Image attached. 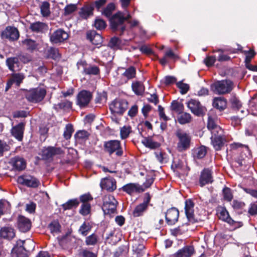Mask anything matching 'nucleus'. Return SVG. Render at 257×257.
Wrapping results in <instances>:
<instances>
[{"label":"nucleus","mask_w":257,"mask_h":257,"mask_svg":"<svg viewBox=\"0 0 257 257\" xmlns=\"http://www.w3.org/2000/svg\"><path fill=\"white\" fill-rule=\"evenodd\" d=\"M144 139L142 141V143L148 148L151 150H155L159 148L161 146V144L153 141L152 137H143Z\"/></svg>","instance_id":"2f4dec72"},{"label":"nucleus","mask_w":257,"mask_h":257,"mask_svg":"<svg viewBox=\"0 0 257 257\" xmlns=\"http://www.w3.org/2000/svg\"><path fill=\"white\" fill-rule=\"evenodd\" d=\"M217 214L220 220L227 223L230 225L236 226L237 224L239 223V222L234 221L231 218L225 207H218L217 209Z\"/></svg>","instance_id":"f3484780"},{"label":"nucleus","mask_w":257,"mask_h":257,"mask_svg":"<svg viewBox=\"0 0 257 257\" xmlns=\"http://www.w3.org/2000/svg\"><path fill=\"white\" fill-rule=\"evenodd\" d=\"M103 147L104 151L109 155L114 153L118 157L123 155V150L119 141L114 140L104 142Z\"/></svg>","instance_id":"423d86ee"},{"label":"nucleus","mask_w":257,"mask_h":257,"mask_svg":"<svg viewBox=\"0 0 257 257\" xmlns=\"http://www.w3.org/2000/svg\"><path fill=\"white\" fill-rule=\"evenodd\" d=\"M211 90L215 94L223 95L229 93L234 88L233 82L230 79L216 81L211 85Z\"/></svg>","instance_id":"f03ea898"},{"label":"nucleus","mask_w":257,"mask_h":257,"mask_svg":"<svg viewBox=\"0 0 257 257\" xmlns=\"http://www.w3.org/2000/svg\"><path fill=\"white\" fill-rule=\"evenodd\" d=\"M109 222L107 220L102 221L99 224H97V230L98 233L101 235L102 237H104V233L108 226ZM114 230H111L108 234H106L105 239L109 243L114 244L117 242L116 239H114Z\"/></svg>","instance_id":"1a4fd4ad"},{"label":"nucleus","mask_w":257,"mask_h":257,"mask_svg":"<svg viewBox=\"0 0 257 257\" xmlns=\"http://www.w3.org/2000/svg\"><path fill=\"white\" fill-rule=\"evenodd\" d=\"M131 132V127L130 126H123L120 131V138L121 139H125L129 136Z\"/></svg>","instance_id":"0e129e2a"},{"label":"nucleus","mask_w":257,"mask_h":257,"mask_svg":"<svg viewBox=\"0 0 257 257\" xmlns=\"http://www.w3.org/2000/svg\"><path fill=\"white\" fill-rule=\"evenodd\" d=\"M211 142L213 148L216 151L221 150L226 142L225 136L217 138H211Z\"/></svg>","instance_id":"7c9ffc66"},{"label":"nucleus","mask_w":257,"mask_h":257,"mask_svg":"<svg viewBox=\"0 0 257 257\" xmlns=\"http://www.w3.org/2000/svg\"><path fill=\"white\" fill-rule=\"evenodd\" d=\"M214 181L213 172L209 168H204L201 172L199 178V184L203 187L207 184H212Z\"/></svg>","instance_id":"4468645a"},{"label":"nucleus","mask_w":257,"mask_h":257,"mask_svg":"<svg viewBox=\"0 0 257 257\" xmlns=\"http://www.w3.org/2000/svg\"><path fill=\"white\" fill-rule=\"evenodd\" d=\"M50 5L48 2H43L40 6L41 13L43 17H48L50 15Z\"/></svg>","instance_id":"de8ad7c7"},{"label":"nucleus","mask_w":257,"mask_h":257,"mask_svg":"<svg viewBox=\"0 0 257 257\" xmlns=\"http://www.w3.org/2000/svg\"><path fill=\"white\" fill-rule=\"evenodd\" d=\"M48 55L49 57L54 60L60 57L58 49L54 47H51L48 50Z\"/></svg>","instance_id":"13d9d810"},{"label":"nucleus","mask_w":257,"mask_h":257,"mask_svg":"<svg viewBox=\"0 0 257 257\" xmlns=\"http://www.w3.org/2000/svg\"><path fill=\"white\" fill-rule=\"evenodd\" d=\"M108 46L113 49H120L122 46V41L119 38L113 37L110 39Z\"/></svg>","instance_id":"79ce46f5"},{"label":"nucleus","mask_w":257,"mask_h":257,"mask_svg":"<svg viewBox=\"0 0 257 257\" xmlns=\"http://www.w3.org/2000/svg\"><path fill=\"white\" fill-rule=\"evenodd\" d=\"M175 135L177 139L176 149L180 153L188 150L192 144L191 136L186 131L179 128L177 129Z\"/></svg>","instance_id":"f257e3e1"},{"label":"nucleus","mask_w":257,"mask_h":257,"mask_svg":"<svg viewBox=\"0 0 257 257\" xmlns=\"http://www.w3.org/2000/svg\"><path fill=\"white\" fill-rule=\"evenodd\" d=\"M227 99L223 97H217L213 99V106L220 111H223L227 107Z\"/></svg>","instance_id":"c85d7f7f"},{"label":"nucleus","mask_w":257,"mask_h":257,"mask_svg":"<svg viewBox=\"0 0 257 257\" xmlns=\"http://www.w3.org/2000/svg\"><path fill=\"white\" fill-rule=\"evenodd\" d=\"M10 149V145L6 142L0 140V157L3 156L4 153L9 151Z\"/></svg>","instance_id":"e2e57ef3"},{"label":"nucleus","mask_w":257,"mask_h":257,"mask_svg":"<svg viewBox=\"0 0 257 257\" xmlns=\"http://www.w3.org/2000/svg\"><path fill=\"white\" fill-rule=\"evenodd\" d=\"M243 54L245 55L244 60L245 64L250 63L251 59L254 58L256 55V53L253 49H250L249 50L246 51H243Z\"/></svg>","instance_id":"864d4df0"},{"label":"nucleus","mask_w":257,"mask_h":257,"mask_svg":"<svg viewBox=\"0 0 257 257\" xmlns=\"http://www.w3.org/2000/svg\"><path fill=\"white\" fill-rule=\"evenodd\" d=\"M93 8L91 6H85L82 7L79 14L81 18L86 19L93 15Z\"/></svg>","instance_id":"ea45409f"},{"label":"nucleus","mask_w":257,"mask_h":257,"mask_svg":"<svg viewBox=\"0 0 257 257\" xmlns=\"http://www.w3.org/2000/svg\"><path fill=\"white\" fill-rule=\"evenodd\" d=\"M6 65L8 67L10 70L14 72L15 65H18L19 62V58L17 57H13L8 58L6 61Z\"/></svg>","instance_id":"a18cd8bd"},{"label":"nucleus","mask_w":257,"mask_h":257,"mask_svg":"<svg viewBox=\"0 0 257 257\" xmlns=\"http://www.w3.org/2000/svg\"><path fill=\"white\" fill-rule=\"evenodd\" d=\"M194 203L191 199H186L185 201V213L188 221L192 224L199 222L200 219L196 218L194 214Z\"/></svg>","instance_id":"9b49d317"},{"label":"nucleus","mask_w":257,"mask_h":257,"mask_svg":"<svg viewBox=\"0 0 257 257\" xmlns=\"http://www.w3.org/2000/svg\"><path fill=\"white\" fill-rule=\"evenodd\" d=\"M2 38L9 39L11 41L17 40L19 38V32L17 28L14 27L8 26L1 34Z\"/></svg>","instance_id":"4be33fe9"},{"label":"nucleus","mask_w":257,"mask_h":257,"mask_svg":"<svg viewBox=\"0 0 257 257\" xmlns=\"http://www.w3.org/2000/svg\"><path fill=\"white\" fill-rule=\"evenodd\" d=\"M10 164L13 169L17 171H22L26 167V163L25 160L19 156H16L11 159Z\"/></svg>","instance_id":"a878e982"},{"label":"nucleus","mask_w":257,"mask_h":257,"mask_svg":"<svg viewBox=\"0 0 257 257\" xmlns=\"http://www.w3.org/2000/svg\"><path fill=\"white\" fill-rule=\"evenodd\" d=\"M18 182L28 187L37 188L40 185L39 180L34 176L29 175H23L18 177Z\"/></svg>","instance_id":"ddd939ff"},{"label":"nucleus","mask_w":257,"mask_h":257,"mask_svg":"<svg viewBox=\"0 0 257 257\" xmlns=\"http://www.w3.org/2000/svg\"><path fill=\"white\" fill-rule=\"evenodd\" d=\"M93 199V197L89 193L83 194L79 197V203L82 204H90V202Z\"/></svg>","instance_id":"4d7b16f0"},{"label":"nucleus","mask_w":257,"mask_h":257,"mask_svg":"<svg viewBox=\"0 0 257 257\" xmlns=\"http://www.w3.org/2000/svg\"><path fill=\"white\" fill-rule=\"evenodd\" d=\"M179 216V211L176 207H171L165 212V220L168 225H173L178 221Z\"/></svg>","instance_id":"6ab92c4d"},{"label":"nucleus","mask_w":257,"mask_h":257,"mask_svg":"<svg viewBox=\"0 0 257 257\" xmlns=\"http://www.w3.org/2000/svg\"><path fill=\"white\" fill-rule=\"evenodd\" d=\"M133 250L138 257L142 256L145 253V245L143 241L135 240L132 245Z\"/></svg>","instance_id":"c756f323"},{"label":"nucleus","mask_w":257,"mask_h":257,"mask_svg":"<svg viewBox=\"0 0 257 257\" xmlns=\"http://www.w3.org/2000/svg\"><path fill=\"white\" fill-rule=\"evenodd\" d=\"M115 6L114 3H111L108 4L106 8H105L102 11V14L109 18V19L112 16V13L115 10Z\"/></svg>","instance_id":"09e8293b"},{"label":"nucleus","mask_w":257,"mask_h":257,"mask_svg":"<svg viewBox=\"0 0 257 257\" xmlns=\"http://www.w3.org/2000/svg\"><path fill=\"white\" fill-rule=\"evenodd\" d=\"M17 226L20 231L27 232L29 231L32 227V222L30 219L19 215L17 220Z\"/></svg>","instance_id":"5701e85b"},{"label":"nucleus","mask_w":257,"mask_h":257,"mask_svg":"<svg viewBox=\"0 0 257 257\" xmlns=\"http://www.w3.org/2000/svg\"><path fill=\"white\" fill-rule=\"evenodd\" d=\"M222 195L223 199L225 201H230L233 198L231 189L226 186H225L222 190Z\"/></svg>","instance_id":"3c124183"},{"label":"nucleus","mask_w":257,"mask_h":257,"mask_svg":"<svg viewBox=\"0 0 257 257\" xmlns=\"http://www.w3.org/2000/svg\"><path fill=\"white\" fill-rule=\"evenodd\" d=\"M210 131L212 135L211 138H217L225 136L224 135V131L220 126H216Z\"/></svg>","instance_id":"5fc2aeb1"},{"label":"nucleus","mask_w":257,"mask_h":257,"mask_svg":"<svg viewBox=\"0 0 257 257\" xmlns=\"http://www.w3.org/2000/svg\"><path fill=\"white\" fill-rule=\"evenodd\" d=\"M25 76L22 73H13L12 74L10 79L13 83H15L17 86H19L23 82Z\"/></svg>","instance_id":"c03bdc74"},{"label":"nucleus","mask_w":257,"mask_h":257,"mask_svg":"<svg viewBox=\"0 0 257 257\" xmlns=\"http://www.w3.org/2000/svg\"><path fill=\"white\" fill-rule=\"evenodd\" d=\"M90 204H82L79 212L82 215L86 216L90 213Z\"/></svg>","instance_id":"052dcab7"},{"label":"nucleus","mask_w":257,"mask_h":257,"mask_svg":"<svg viewBox=\"0 0 257 257\" xmlns=\"http://www.w3.org/2000/svg\"><path fill=\"white\" fill-rule=\"evenodd\" d=\"M22 43L25 46L27 50L30 52H33L36 50L38 46L36 41L31 39H26L22 41Z\"/></svg>","instance_id":"473e14b6"},{"label":"nucleus","mask_w":257,"mask_h":257,"mask_svg":"<svg viewBox=\"0 0 257 257\" xmlns=\"http://www.w3.org/2000/svg\"><path fill=\"white\" fill-rule=\"evenodd\" d=\"M129 251L128 243L119 246L113 253V257H120L121 255L127 254Z\"/></svg>","instance_id":"58836bf2"},{"label":"nucleus","mask_w":257,"mask_h":257,"mask_svg":"<svg viewBox=\"0 0 257 257\" xmlns=\"http://www.w3.org/2000/svg\"><path fill=\"white\" fill-rule=\"evenodd\" d=\"M25 123L21 122L12 127L11 133L12 135L19 141H22L25 131Z\"/></svg>","instance_id":"393cba45"},{"label":"nucleus","mask_w":257,"mask_h":257,"mask_svg":"<svg viewBox=\"0 0 257 257\" xmlns=\"http://www.w3.org/2000/svg\"><path fill=\"white\" fill-rule=\"evenodd\" d=\"M176 81L177 78L175 77L168 75L164 78L163 80L161 81V83L165 86H169L175 83Z\"/></svg>","instance_id":"6e6d98bb"},{"label":"nucleus","mask_w":257,"mask_h":257,"mask_svg":"<svg viewBox=\"0 0 257 257\" xmlns=\"http://www.w3.org/2000/svg\"><path fill=\"white\" fill-rule=\"evenodd\" d=\"M207 152V148L201 145L194 150V157L198 159L203 158Z\"/></svg>","instance_id":"c9c22d12"},{"label":"nucleus","mask_w":257,"mask_h":257,"mask_svg":"<svg viewBox=\"0 0 257 257\" xmlns=\"http://www.w3.org/2000/svg\"><path fill=\"white\" fill-rule=\"evenodd\" d=\"M46 94V88L37 87L28 90L25 94V97L29 102L37 103L43 101Z\"/></svg>","instance_id":"20e7f679"},{"label":"nucleus","mask_w":257,"mask_h":257,"mask_svg":"<svg viewBox=\"0 0 257 257\" xmlns=\"http://www.w3.org/2000/svg\"><path fill=\"white\" fill-rule=\"evenodd\" d=\"M195 249L193 245H186L179 249L173 254L174 257H191L194 254Z\"/></svg>","instance_id":"bb28decb"},{"label":"nucleus","mask_w":257,"mask_h":257,"mask_svg":"<svg viewBox=\"0 0 257 257\" xmlns=\"http://www.w3.org/2000/svg\"><path fill=\"white\" fill-rule=\"evenodd\" d=\"M184 108V105L181 102H179L177 100H174L172 101L170 106L171 110L177 112L178 114H180V113L183 111Z\"/></svg>","instance_id":"a19ab883"},{"label":"nucleus","mask_w":257,"mask_h":257,"mask_svg":"<svg viewBox=\"0 0 257 257\" xmlns=\"http://www.w3.org/2000/svg\"><path fill=\"white\" fill-rule=\"evenodd\" d=\"M176 86L180 89V93L182 94L187 93L190 88L188 84L184 83L182 81L176 82Z\"/></svg>","instance_id":"bf43d9fd"},{"label":"nucleus","mask_w":257,"mask_h":257,"mask_svg":"<svg viewBox=\"0 0 257 257\" xmlns=\"http://www.w3.org/2000/svg\"><path fill=\"white\" fill-rule=\"evenodd\" d=\"M117 204V201L113 196L111 195H105L103 197V205L101 206L104 214L110 215L116 213Z\"/></svg>","instance_id":"39448f33"},{"label":"nucleus","mask_w":257,"mask_h":257,"mask_svg":"<svg viewBox=\"0 0 257 257\" xmlns=\"http://www.w3.org/2000/svg\"><path fill=\"white\" fill-rule=\"evenodd\" d=\"M132 88L135 94L139 96L143 95L145 89L144 85L138 81L132 83Z\"/></svg>","instance_id":"72a5a7b5"},{"label":"nucleus","mask_w":257,"mask_h":257,"mask_svg":"<svg viewBox=\"0 0 257 257\" xmlns=\"http://www.w3.org/2000/svg\"><path fill=\"white\" fill-rule=\"evenodd\" d=\"M92 99V93L86 90H81L77 95L76 103L80 108L86 107Z\"/></svg>","instance_id":"f8f14e48"},{"label":"nucleus","mask_w":257,"mask_h":257,"mask_svg":"<svg viewBox=\"0 0 257 257\" xmlns=\"http://www.w3.org/2000/svg\"><path fill=\"white\" fill-rule=\"evenodd\" d=\"M187 106L194 115L197 116L204 115V109L199 101L191 99L188 102Z\"/></svg>","instance_id":"412c9836"},{"label":"nucleus","mask_w":257,"mask_h":257,"mask_svg":"<svg viewBox=\"0 0 257 257\" xmlns=\"http://www.w3.org/2000/svg\"><path fill=\"white\" fill-rule=\"evenodd\" d=\"M136 73L137 71L136 68L133 66H131L125 69V71L122 75L127 79H132L136 78Z\"/></svg>","instance_id":"49530a36"},{"label":"nucleus","mask_w":257,"mask_h":257,"mask_svg":"<svg viewBox=\"0 0 257 257\" xmlns=\"http://www.w3.org/2000/svg\"><path fill=\"white\" fill-rule=\"evenodd\" d=\"M29 29L32 32L43 33L48 30V26L46 24L38 21L31 23Z\"/></svg>","instance_id":"cd10ccee"},{"label":"nucleus","mask_w":257,"mask_h":257,"mask_svg":"<svg viewBox=\"0 0 257 257\" xmlns=\"http://www.w3.org/2000/svg\"><path fill=\"white\" fill-rule=\"evenodd\" d=\"M218 126L219 125L216 122L215 119L210 115L208 116L207 123V128L209 131H211V130L215 128L216 126Z\"/></svg>","instance_id":"69168bd1"},{"label":"nucleus","mask_w":257,"mask_h":257,"mask_svg":"<svg viewBox=\"0 0 257 257\" xmlns=\"http://www.w3.org/2000/svg\"><path fill=\"white\" fill-rule=\"evenodd\" d=\"M100 187L102 190L113 192L116 189V181L111 176L106 177L101 180Z\"/></svg>","instance_id":"2eb2a0df"},{"label":"nucleus","mask_w":257,"mask_h":257,"mask_svg":"<svg viewBox=\"0 0 257 257\" xmlns=\"http://www.w3.org/2000/svg\"><path fill=\"white\" fill-rule=\"evenodd\" d=\"M69 38V35L62 29H58L50 36V41L52 44L64 42Z\"/></svg>","instance_id":"dca6fc26"},{"label":"nucleus","mask_w":257,"mask_h":257,"mask_svg":"<svg viewBox=\"0 0 257 257\" xmlns=\"http://www.w3.org/2000/svg\"><path fill=\"white\" fill-rule=\"evenodd\" d=\"M91 227L89 224H86L84 222L80 227L79 232L83 236L87 235L88 232L91 230Z\"/></svg>","instance_id":"774afa93"},{"label":"nucleus","mask_w":257,"mask_h":257,"mask_svg":"<svg viewBox=\"0 0 257 257\" xmlns=\"http://www.w3.org/2000/svg\"><path fill=\"white\" fill-rule=\"evenodd\" d=\"M128 107L127 101L123 99L116 98L109 105V109L112 113L122 115Z\"/></svg>","instance_id":"6e6552de"},{"label":"nucleus","mask_w":257,"mask_h":257,"mask_svg":"<svg viewBox=\"0 0 257 257\" xmlns=\"http://www.w3.org/2000/svg\"><path fill=\"white\" fill-rule=\"evenodd\" d=\"M178 114L179 115L178 117V121L180 124H184L191 121L192 117L189 113L182 111V112Z\"/></svg>","instance_id":"37998d69"},{"label":"nucleus","mask_w":257,"mask_h":257,"mask_svg":"<svg viewBox=\"0 0 257 257\" xmlns=\"http://www.w3.org/2000/svg\"><path fill=\"white\" fill-rule=\"evenodd\" d=\"M121 12L118 11L113 15L109 19V27L111 30L114 33H118L120 36L123 34L126 30V25L121 19L120 15Z\"/></svg>","instance_id":"7ed1b4c3"},{"label":"nucleus","mask_w":257,"mask_h":257,"mask_svg":"<svg viewBox=\"0 0 257 257\" xmlns=\"http://www.w3.org/2000/svg\"><path fill=\"white\" fill-rule=\"evenodd\" d=\"M73 126L71 123L67 124L63 133V137L66 140L70 139L74 132Z\"/></svg>","instance_id":"8fccbe9b"},{"label":"nucleus","mask_w":257,"mask_h":257,"mask_svg":"<svg viewBox=\"0 0 257 257\" xmlns=\"http://www.w3.org/2000/svg\"><path fill=\"white\" fill-rule=\"evenodd\" d=\"M43 159L45 160H52L54 156L63 154L64 152L60 147L48 146L44 147L41 151Z\"/></svg>","instance_id":"9d476101"},{"label":"nucleus","mask_w":257,"mask_h":257,"mask_svg":"<svg viewBox=\"0 0 257 257\" xmlns=\"http://www.w3.org/2000/svg\"><path fill=\"white\" fill-rule=\"evenodd\" d=\"M89 134L85 130H80L76 132L74 135V137L76 140H84L88 138Z\"/></svg>","instance_id":"603ef678"},{"label":"nucleus","mask_w":257,"mask_h":257,"mask_svg":"<svg viewBox=\"0 0 257 257\" xmlns=\"http://www.w3.org/2000/svg\"><path fill=\"white\" fill-rule=\"evenodd\" d=\"M48 228L50 230L51 233L57 234L61 232V225L58 220H53L48 224Z\"/></svg>","instance_id":"f704fd0d"},{"label":"nucleus","mask_w":257,"mask_h":257,"mask_svg":"<svg viewBox=\"0 0 257 257\" xmlns=\"http://www.w3.org/2000/svg\"><path fill=\"white\" fill-rule=\"evenodd\" d=\"M229 102L231 104L232 109L239 110L242 106L241 101L235 94H232L229 100Z\"/></svg>","instance_id":"4c0bfd02"},{"label":"nucleus","mask_w":257,"mask_h":257,"mask_svg":"<svg viewBox=\"0 0 257 257\" xmlns=\"http://www.w3.org/2000/svg\"><path fill=\"white\" fill-rule=\"evenodd\" d=\"M79 204V200L75 198L69 200L65 203L63 204L61 206L64 210H67L72 209V208H76Z\"/></svg>","instance_id":"e433bc0d"},{"label":"nucleus","mask_w":257,"mask_h":257,"mask_svg":"<svg viewBox=\"0 0 257 257\" xmlns=\"http://www.w3.org/2000/svg\"><path fill=\"white\" fill-rule=\"evenodd\" d=\"M123 192L130 195L135 193H140L145 191L142 186L138 183H130L123 185L120 189Z\"/></svg>","instance_id":"aec40b11"},{"label":"nucleus","mask_w":257,"mask_h":257,"mask_svg":"<svg viewBox=\"0 0 257 257\" xmlns=\"http://www.w3.org/2000/svg\"><path fill=\"white\" fill-rule=\"evenodd\" d=\"M156 157L157 160L161 163H167L168 161V158L167 157V155L165 152H159L155 153Z\"/></svg>","instance_id":"680f3d73"},{"label":"nucleus","mask_w":257,"mask_h":257,"mask_svg":"<svg viewBox=\"0 0 257 257\" xmlns=\"http://www.w3.org/2000/svg\"><path fill=\"white\" fill-rule=\"evenodd\" d=\"M152 196L149 193H146L143 198V202L137 205L132 212L134 217L142 216L147 211Z\"/></svg>","instance_id":"0eeeda50"},{"label":"nucleus","mask_w":257,"mask_h":257,"mask_svg":"<svg viewBox=\"0 0 257 257\" xmlns=\"http://www.w3.org/2000/svg\"><path fill=\"white\" fill-rule=\"evenodd\" d=\"M22 245L20 246H15L13 249L14 251L13 252V257H27L28 255L26 252H30L34 248V243L31 240H30L28 243L31 245V248H27L25 245V241H22Z\"/></svg>","instance_id":"a211bd4d"},{"label":"nucleus","mask_w":257,"mask_h":257,"mask_svg":"<svg viewBox=\"0 0 257 257\" xmlns=\"http://www.w3.org/2000/svg\"><path fill=\"white\" fill-rule=\"evenodd\" d=\"M16 236V230L12 226H5L0 228V238L11 240Z\"/></svg>","instance_id":"b1692460"},{"label":"nucleus","mask_w":257,"mask_h":257,"mask_svg":"<svg viewBox=\"0 0 257 257\" xmlns=\"http://www.w3.org/2000/svg\"><path fill=\"white\" fill-rule=\"evenodd\" d=\"M216 60L215 56H208L204 59V63L208 67H210L214 65Z\"/></svg>","instance_id":"338daca9"}]
</instances>
